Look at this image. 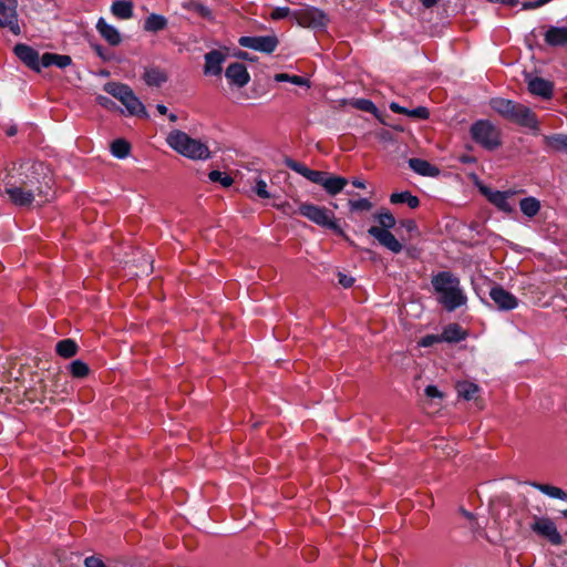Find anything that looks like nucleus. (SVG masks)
<instances>
[{
  "mask_svg": "<svg viewBox=\"0 0 567 567\" xmlns=\"http://www.w3.org/2000/svg\"><path fill=\"white\" fill-rule=\"evenodd\" d=\"M432 287L437 302L447 311H454L467 302V296L461 286L458 277L450 271H441L433 276Z\"/></svg>",
  "mask_w": 567,
  "mask_h": 567,
  "instance_id": "obj_1",
  "label": "nucleus"
},
{
  "mask_svg": "<svg viewBox=\"0 0 567 567\" xmlns=\"http://www.w3.org/2000/svg\"><path fill=\"white\" fill-rule=\"evenodd\" d=\"M39 168H42L41 164L27 165L25 171H31L32 175L25 173L24 177H20L17 181H13V177H11L2 185L0 192L7 194L10 200L17 206L24 207L31 205L34 197L43 193L41 186L34 187L38 179L33 175L38 173Z\"/></svg>",
  "mask_w": 567,
  "mask_h": 567,
  "instance_id": "obj_2",
  "label": "nucleus"
},
{
  "mask_svg": "<svg viewBox=\"0 0 567 567\" xmlns=\"http://www.w3.org/2000/svg\"><path fill=\"white\" fill-rule=\"evenodd\" d=\"M166 142L174 151L190 159H207L210 156L206 144L178 130L172 131Z\"/></svg>",
  "mask_w": 567,
  "mask_h": 567,
  "instance_id": "obj_3",
  "label": "nucleus"
},
{
  "mask_svg": "<svg viewBox=\"0 0 567 567\" xmlns=\"http://www.w3.org/2000/svg\"><path fill=\"white\" fill-rule=\"evenodd\" d=\"M281 207L285 214L297 213L289 204H284ZM298 213L321 227L332 229L338 234L342 233V229L334 219V214L324 207L313 204H301L298 207Z\"/></svg>",
  "mask_w": 567,
  "mask_h": 567,
  "instance_id": "obj_4",
  "label": "nucleus"
},
{
  "mask_svg": "<svg viewBox=\"0 0 567 567\" xmlns=\"http://www.w3.org/2000/svg\"><path fill=\"white\" fill-rule=\"evenodd\" d=\"M106 93L121 101L130 115L147 117L148 114L144 104L134 94L132 89L125 84L110 82L104 85Z\"/></svg>",
  "mask_w": 567,
  "mask_h": 567,
  "instance_id": "obj_5",
  "label": "nucleus"
},
{
  "mask_svg": "<svg viewBox=\"0 0 567 567\" xmlns=\"http://www.w3.org/2000/svg\"><path fill=\"white\" fill-rule=\"evenodd\" d=\"M470 133L473 141L486 150H495L501 145L499 131L488 120H478L473 123Z\"/></svg>",
  "mask_w": 567,
  "mask_h": 567,
  "instance_id": "obj_6",
  "label": "nucleus"
},
{
  "mask_svg": "<svg viewBox=\"0 0 567 567\" xmlns=\"http://www.w3.org/2000/svg\"><path fill=\"white\" fill-rule=\"evenodd\" d=\"M292 19L301 27L323 29L328 23L326 13L315 7H305L292 12Z\"/></svg>",
  "mask_w": 567,
  "mask_h": 567,
  "instance_id": "obj_7",
  "label": "nucleus"
},
{
  "mask_svg": "<svg viewBox=\"0 0 567 567\" xmlns=\"http://www.w3.org/2000/svg\"><path fill=\"white\" fill-rule=\"evenodd\" d=\"M0 28H8L14 35L20 34L16 0H0Z\"/></svg>",
  "mask_w": 567,
  "mask_h": 567,
  "instance_id": "obj_8",
  "label": "nucleus"
},
{
  "mask_svg": "<svg viewBox=\"0 0 567 567\" xmlns=\"http://www.w3.org/2000/svg\"><path fill=\"white\" fill-rule=\"evenodd\" d=\"M238 43L243 48L252 49L262 53H272L277 45L276 35L240 37Z\"/></svg>",
  "mask_w": 567,
  "mask_h": 567,
  "instance_id": "obj_9",
  "label": "nucleus"
},
{
  "mask_svg": "<svg viewBox=\"0 0 567 567\" xmlns=\"http://www.w3.org/2000/svg\"><path fill=\"white\" fill-rule=\"evenodd\" d=\"M530 528L536 534L546 537L553 545H560L563 543V537L557 530L555 523L547 517L535 519Z\"/></svg>",
  "mask_w": 567,
  "mask_h": 567,
  "instance_id": "obj_10",
  "label": "nucleus"
},
{
  "mask_svg": "<svg viewBox=\"0 0 567 567\" xmlns=\"http://www.w3.org/2000/svg\"><path fill=\"white\" fill-rule=\"evenodd\" d=\"M525 80L527 82V87L530 94L542 97L544 100H549L554 93V84L539 76H533L530 74H526Z\"/></svg>",
  "mask_w": 567,
  "mask_h": 567,
  "instance_id": "obj_11",
  "label": "nucleus"
},
{
  "mask_svg": "<svg viewBox=\"0 0 567 567\" xmlns=\"http://www.w3.org/2000/svg\"><path fill=\"white\" fill-rule=\"evenodd\" d=\"M368 234L374 237L380 243V245L394 254L401 252L403 248L401 243L389 230L372 226L368 229Z\"/></svg>",
  "mask_w": 567,
  "mask_h": 567,
  "instance_id": "obj_12",
  "label": "nucleus"
},
{
  "mask_svg": "<svg viewBox=\"0 0 567 567\" xmlns=\"http://www.w3.org/2000/svg\"><path fill=\"white\" fill-rule=\"evenodd\" d=\"M509 121L533 131L539 130L536 115L529 107L520 103L516 105L514 114Z\"/></svg>",
  "mask_w": 567,
  "mask_h": 567,
  "instance_id": "obj_13",
  "label": "nucleus"
},
{
  "mask_svg": "<svg viewBox=\"0 0 567 567\" xmlns=\"http://www.w3.org/2000/svg\"><path fill=\"white\" fill-rule=\"evenodd\" d=\"M489 297L499 310L508 311L518 306L517 298L499 286L491 289Z\"/></svg>",
  "mask_w": 567,
  "mask_h": 567,
  "instance_id": "obj_14",
  "label": "nucleus"
},
{
  "mask_svg": "<svg viewBox=\"0 0 567 567\" xmlns=\"http://www.w3.org/2000/svg\"><path fill=\"white\" fill-rule=\"evenodd\" d=\"M227 54L220 50H212L204 56V74L220 75L223 72V63L226 61Z\"/></svg>",
  "mask_w": 567,
  "mask_h": 567,
  "instance_id": "obj_15",
  "label": "nucleus"
},
{
  "mask_svg": "<svg viewBox=\"0 0 567 567\" xmlns=\"http://www.w3.org/2000/svg\"><path fill=\"white\" fill-rule=\"evenodd\" d=\"M225 76L231 85H236L238 87L247 85L250 81L247 68L245 64L239 62L229 64L225 71Z\"/></svg>",
  "mask_w": 567,
  "mask_h": 567,
  "instance_id": "obj_16",
  "label": "nucleus"
},
{
  "mask_svg": "<svg viewBox=\"0 0 567 567\" xmlns=\"http://www.w3.org/2000/svg\"><path fill=\"white\" fill-rule=\"evenodd\" d=\"M14 53L25 65L37 72L41 71V58L33 48L20 43L14 47Z\"/></svg>",
  "mask_w": 567,
  "mask_h": 567,
  "instance_id": "obj_17",
  "label": "nucleus"
},
{
  "mask_svg": "<svg viewBox=\"0 0 567 567\" xmlns=\"http://www.w3.org/2000/svg\"><path fill=\"white\" fill-rule=\"evenodd\" d=\"M483 193L494 206H496L499 210L504 213H512L514 210V206L511 204L509 198L514 195V192H501V190H491L483 189Z\"/></svg>",
  "mask_w": 567,
  "mask_h": 567,
  "instance_id": "obj_18",
  "label": "nucleus"
},
{
  "mask_svg": "<svg viewBox=\"0 0 567 567\" xmlns=\"http://www.w3.org/2000/svg\"><path fill=\"white\" fill-rule=\"evenodd\" d=\"M96 29L101 37L111 45L121 43L122 38L118 30L112 24L107 23L103 18H100L96 23Z\"/></svg>",
  "mask_w": 567,
  "mask_h": 567,
  "instance_id": "obj_19",
  "label": "nucleus"
},
{
  "mask_svg": "<svg viewBox=\"0 0 567 567\" xmlns=\"http://www.w3.org/2000/svg\"><path fill=\"white\" fill-rule=\"evenodd\" d=\"M409 167L421 176L436 177L440 175V169L436 166L422 158H410Z\"/></svg>",
  "mask_w": 567,
  "mask_h": 567,
  "instance_id": "obj_20",
  "label": "nucleus"
},
{
  "mask_svg": "<svg viewBox=\"0 0 567 567\" xmlns=\"http://www.w3.org/2000/svg\"><path fill=\"white\" fill-rule=\"evenodd\" d=\"M545 42L551 47L567 45V27H549L545 33Z\"/></svg>",
  "mask_w": 567,
  "mask_h": 567,
  "instance_id": "obj_21",
  "label": "nucleus"
},
{
  "mask_svg": "<svg viewBox=\"0 0 567 567\" xmlns=\"http://www.w3.org/2000/svg\"><path fill=\"white\" fill-rule=\"evenodd\" d=\"M543 141L548 151L567 154V134L556 133L544 135Z\"/></svg>",
  "mask_w": 567,
  "mask_h": 567,
  "instance_id": "obj_22",
  "label": "nucleus"
},
{
  "mask_svg": "<svg viewBox=\"0 0 567 567\" xmlns=\"http://www.w3.org/2000/svg\"><path fill=\"white\" fill-rule=\"evenodd\" d=\"M72 64V59L66 54H58L47 52L41 56V65L42 68L56 66L59 69H65L66 66Z\"/></svg>",
  "mask_w": 567,
  "mask_h": 567,
  "instance_id": "obj_23",
  "label": "nucleus"
},
{
  "mask_svg": "<svg viewBox=\"0 0 567 567\" xmlns=\"http://www.w3.org/2000/svg\"><path fill=\"white\" fill-rule=\"evenodd\" d=\"M517 104L518 103L512 100L503 97L493 99L491 101L492 109L507 120L512 118Z\"/></svg>",
  "mask_w": 567,
  "mask_h": 567,
  "instance_id": "obj_24",
  "label": "nucleus"
},
{
  "mask_svg": "<svg viewBox=\"0 0 567 567\" xmlns=\"http://www.w3.org/2000/svg\"><path fill=\"white\" fill-rule=\"evenodd\" d=\"M348 184V179L341 176H334L327 173L322 187L329 195L339 194Z\"/></svg>",
  "mask_w": 567,
  "mask_h": 567,
  "instance_id": "obj_25",
  "label": "nucleus"
},
{
  "mask_svg": "<svg viewBox=\"0 0 567 567\" xmlns=\"http://www.w3.org/2000/svg\"><path fill=\"white\" fill-rule=\"evenodd\" d=\"M466 331L457 323H450L441 333L442 341L444 342H460L466 339Z\"/></svg>",
  "mask_w": 567,
  "mask_h": 567,
  "instance_id": "obj_26",
  "label": "nucleus"
},
{
  "mask_svg": "<svg viewBox=\"0 0 567 567\" xmlns=\"http://www.w3.org/2000/svg\"><path fill=\"white\" fill-rule=\"evenodd\" d=\"M111 12L118 19L127 20L133 17V3L126 0H116L111 6Z\"/></svg>",
  "mask_w": 567,
  "mask_h": 567,
  "instance_id": "obj_27",
  "label": "nucleus"
},
{
  "mask_svg": "<svg viewBox=\"0 0 567 567\" xmlns=\"http://www.w3.org/2000/svg\"><path fill=\"white\" fill-rule=\"evenodd\" d=\"M144 81L150 86H161L167 81V75L158 68H150L144 72Z\"/></svg>",
  "mask_w": 567,
  "mask_h": 567,
  "instance_id": "obj_28",
  "label": "nucleus"
},
{
  "mask_svg": "<svg viewBox=\"0 0 567 567\" xmlns=\"http://www.w3.org/2000/svg\"><path fill=\"white\" fill-rule=\"evenodd\" d=\"M530 486L542 492L543 494L547 495L548 497L567 501V493L559 487L551 486L548 484H540L536 482H532Z\"/></svg>",
  "mask_w": 567,
  "mask_h": 567,
  "instance_id": "obj_29",
  "label": "nucleus"
},
{
  "mask_svg": "<svg viewBox=\"0 0 567 567\" xmlns=\"http://www.w3.org/2000/svg\"><path fill=\"white\" fill-rule=\"evenodd\" d=\"M391 204H406L410 208L414 209L417 208L420 205V199L412 195L410 192H401V193H393L390 196Z\"/></svg>",
  "mask_w": 567,
  "mask_h": 567,
  "instance_id": "obj_30",
  "label": "nucleus"
},
{
  "mask_svg": "<svg viewBox=\"0 0 567 567\" xmlns=\"http://www.w3.org/2000/svg\"><path fill=\"white\" fill-rule=\"evenodd\" d=\"M167 25V19L164 16L152 13L144 22V30L148 32H158L165 29Z\"/></svg>",
  "mask_w": 567,
  "mask_h": 567,
  "instance_id": "obj_31",
  "label": "nucleus"
},
{
  "mask_svg": "<svg viewBox=\"0 0 567 567\" xmlns=\"http://www.w3.org/2000/svg\"><path fill=\"white\" fill-rule=\"evenodd\" d=\"M519 208L525 216L533 218L540 210V202L532 196L525 197L519 202Z\"/></svg>",
  "mask_w": 567,
  "mask_h": 567,
  "instance_id": "obj_32",
  "label": "nucleus"
},
{
  "mask_svg": "<svg viewBox=\"0 0 567 567\" xmlns=\"http://www.w3.org/2000/svg\"><path fill=\"white\" fill-rule=\"evenodd\" d=\"M458 396L466 401L473 400L480 391L477 384L468 381H462L456 384Z\"/></svg>",
  "mask_w": 567,
  "mask_h": 567,
  "instance_id": "obj_33",
  "label": "nucleus"
},
{
  "mask_svg": "<svg viewBox=\"0 0 567 567\" xmlns=\"http://www.w3.org/2000/svg\"><path fill=\"white\" fill-rule=\"evenodd\" d=\"M56 353L62 358H71L78 352V344L72 339H63L56 343Z\"/></svg>",
  "mask_w": 567,
  "mask_h": 567,
  "instance_id": "obj_34",
  "label": "nucleus"
},
{
  "mask_svg": "<svg viewBox=\"0 0 567 567\" xmlns=\"http://www.w3.org/2000/svg\"><path fill=\"white\" fill-rule=\"evenodd\" d=\"M130 144L122 138L115 140L111 144V153L114 157L123 159L128 156L130 154Z\"/></svg>",
  "mask_w": 567,
  "mask_h": 567,
  "instance_id": "obj_35",
  "label": "nucleus"
},
{
  "mask_svg": "<svg viewBox=\"0 0 567 567\" xmlns=\"http://www.w3.org/2000/svg\"><path fill=\"white\" fill-rule=\"evenodd\" d=\"M346 103H348V101H343V104H346ZM349 104L352 105L353 107L358 109V110H361V111H364V112H369V113H372L375 116H379L378 115V107L374 105V103L372 101H370L368 99L350 100Z\"/></svg>",
  "mask_w": 567,
  "mask_h": 567,
  "instance_id": "obj_36",
  "label": "nucleus"
},
{
  "mask_svg": "<svg viewBox=\"0 0 567 567\" xmlns=\"http://www.w3.org/2000/svg\"><path fill=\"white\" fill-rule=\"evenodd\" d=\"M275 81L277 82H289L291 84L298 85V86H310V82L302 76L299 75H291L288 73H278L275 75Z\"/></svg>",
  "mask_w": 567,
  "mask_h": 567,
  "instance_id": "obj_37",
  "label": "nucleus"
},
{
  "mask_svg": "<svg viewBox=\"0 0 567 567\" xmlns=\"http://www.w3.org/2000/svg\"><path fill=\"white\" fill-rule=\"evenodd\" d=\"M377 220L380 224L381 229L389 230L395 226V218L394 216L386 209L378 213L375 215Z\"/></svg>",
  "mask_w": 567,
  "mask_h": 567,
  "instance_id": "obj_38",
  "label": "nucleus"
},
{
  "mask_svg": "<svg viewBox=\"0 0 567 567\" xmlns=\"http://www.w3.org/2000/svg\"><path fill=\"white\" fill-rule=\"evenodd\" d=\"M69 371L74 378H84L89 374V365L82 360H74L69 364Z\"/></svg>",
  "mask_w": 567,
  "mask_h": 567,
  "instance_id": "obj_39",
  "label": "nucleus"
},
{
  "mask_svg": "<svg viewBox=\"0 0 567 567\" xmlns=\"http://www.w3.org/2000/svg\"><path fill=\"white\" fill-rule=\"evenodd\" d=\"M348 205L351 212H368L372 208V203L367 198L349 200Z\"/></svg>",
  "mask_w": 567,
  "mask_h": 567,
  "instance_id": "obj_40",
  "label": "nucleus"
},
{
  "mask_svg": "<svg viewBox=\"0 0 567 567\" xmlns=\"http://www.w3.org/2000/svg\"><path fill=\"white\" fill-rule=\"evenodd\" d=\"M208 177L212 182L220 183L224 187H228L233 184V178L229 175H225L219 171H212Z\"/></svg>",
  "mask_w": 567,
  "mask_h": 567,
  "instance_id": "obj_41",
  "label": "nucleus"
},
{
  "mask_svg": "<svg viewBox=\"0 0 567 567\" xmlns=\"http://www.w3.org/2000/svg\"><path fill=\"white\" fill-rule=\"evenodd\" d=\"M285 164L287 167H289L290 169L300 174L303 177L306 176L307 172L309 171V168L306 165H303L292 158H289V157L285 159Z\"/></svg>",
  "mask_w": 567,
  "mask_h": 567,
  "instance_id": "obj_42",
  "label": "nucleus"
},
{
  "mask_svg": "<svg viewBox=\"0 0 567 567\" xmlns=\"http://www.w3.org/2000/svg\"><path fill=\"white\" fill-rule=\"evenodd\" d=\"M292 12L293 11H291L288 7H277L271 11L270 18L272 20H281L288 17L292 18Z\"/></svg>",
  "mask_w": 567,
  "mask_h": 567,
  "instance_id": "obj_43",
  "label": "nucleus"
},
{
  "mask_svg": "<svg viewBox=\"0 0 567 567\" xmlns=\"http://www.w3.org/2000/svg\"><path fill=\"white\" fill-rule=\"evenodd\" d=\"M326 175H327V173H324V172L313 171V169L309 168L305 178H307L308 181H310L315 184L322 185Z\"/></svg>",
  "mask_w": 567,
  "mask_h": 567,
  "instance_id": "obj_44",
  "label": "nucleus"
},
{
  "mask_svg": "<svg viewBox=\"0 0 567 567\" xmlns=\"http://www.w3.org/2000/svg\"><path fill=\"white\" fill-rule=\"evenodd\" d=\"M254 192L258 195L260 198H269L270 193L267 189V183L264 179H257Z\"/></svg>",
  "mask_w": 567,
  "mask_h": 567,
  "instance_id": "obj_45",
  "label": "nucleus"
},
{
  "mask_svg": "<svg viewBox=\"0 0 567 567\" xmlns=\"http://www.w3.org/2000/svg\"><path fill=\"white\" fill-rule=\"evenodd\" d=\"M405 115H408L410 117L425 120V118L429 117V111L424 106H419V107H415L413 110H409L408 109V113H405Z\"/></svg>",
  "mask_w": 567,
  "mask_h": 567,
  "instance_id": "obj_46",
  "label": "nucleus"
},
{
  "mask_svg": "<svg viewBox=\"0 0 567 567\" xmlns=\"http://www.w3.org/2000/svg\"><path fill=\"white\" fill-rule=\"evenodd\" d=\"M439 342H442L441 334H427L420 340L419 344L426 348Z\"/></svg>",
  "mask_w": 567,
  "mask_h": 567,
  "instance_id": "obj_47",
  "label": "nucleus"
},
{
  "mask_svg": "<svg viewBox=\"0 0 567 567\" xmlns=\"http://www.w3.org/2000/svg\"><path fill=\"white\" fill-rule=\"evenodd\" d=\"M96 102L107 109V110H114L116 109V104L113 100H111L109 96H105V95H97L96 96Z\"/></svg>",
  "mask_w": 567,
  "mask_h": 567,
  "instance_id": "obj_48",
  "label": "nucleus"
},
{
  "mask_svg": "<svg viewBox=\"0 0 567 567\" xmlns=\"http://www.w3.org/2000/svg\"><path fill=\"white\" fill-rule=\"evenodd\" d=\"M425 395L430 399H442L443 393L435 385H427L424 390Z\"/></svg>",
  "mask_w": 567,
  "mask_h": 567,
  "instance_id": "obj_49",
  "label": "nucleus"
},
{
  "mask_svg": "<svg viewBox=\"0 0 567 567\" xmlns=\"http://www.w3.org/2000/svg\"><path fill=\"white\" fill-rule=\"evenodd\" d=\"M85 567H106L101 558L95 556H90L84 559Z\"/></svg>",
  "mask_w": 567,
  "mask_h": 567,
  "instance_id": "obj_50",
  "label": "nucleus"
},
{
  "mask_svg": "<svg viewBox=\"0 0 567 567\" xmlns=\"http://www.w3.org/2000/svg\"><path fill=\"white\" fill-rule=\"evenodd\" d=\"M353 281H354L353 278L348 277V276H346L343 274H339V284L341 286H343L344 288L351 287Z\"/></svg>",
  "mask_w": 567,
  "mask_h": 567,
  "instance_id": "obj_51",
  "label": "nucleus"
},
{
  "mask_svg": "<svg viewBox=\"0 0 567 567\" xmlns=\"http://www.w3.org/2000/svg\"><path fill=\"white\" fill-rule=\"evenodd\" d=\"M390 110L394 113H398V114H404L408 113V109L406 107H403L401 106L399 103L396 102H391L390 105H389Z\"/></svg>",
  "mask_w": 567,
  "mask_h": 567,
  "instance_id": "obj_52",
  "label": "nucleus"
},
{
  "mask_svg": "<svg viewBox=\"0 0 567 567\" xmlns=\"http://www.w3.org/2000/svg\"><path fill=\"white\" fill-rule=\"evenodd\" d=\"M557 559L560 561V565L554 564L555 567H567V550L564 554L558 555Z\"/></svg>",
  "mask_w": 567,
  "mask_h": 567,
  "instance_id": "obj_53",
  "label": "nucleus"
},
{
  "mask_svg": "<svg viewBox=\"0 0 567 567\" xmlns=\"http://www.w3.org/2000/svg\"><path fill=\"white\" fill-rule=\"evenodd\" d=\"M352 185L357 188H365V183L360 178L352 179Z\"/></svg>",
  "mask_w": 567,
  "mask_h": 567,
  "instance_id": "obj_54",
  "label": "nucleus"
},
{
  "mask_svg": "<svg viewBox=\"0 0 567 567\" xmlns=\"http://www.w3.org/2000/svg\"><path fill=\"white\" fill-rule=\"evenodd\" d=\"M419 1H420V2L423 4V7H425V8H432L433 6H435V4H436V2H437L439 0H419Z\"/></svg>",
  "mask_w": 567,
  "mask_h": 567,
  "instance_id": "obj_55",
  "label": "nucleus"
},
{
  "mask_svg": "<svg viewBox=\"0 0 567 567\" xmlns=\"http://www.w3.org/2000/svg\"><path fill=\"white\" fill-rule=\"evenodd\" d=\"M237 58L239 59H243V60H248V61H252V59L250 58L249 53L248 52H245V51H239L237 54H236Z\"/></svg>",
  "mask_w": 567,
  "mask_h": 567,
  "instance_id": "obj_56",
  "label": "nucleus"
},
{
  "mask_svg": "<svg viewBox=\"0 0 567 567\" xmlns=\"http://www.w3.org/2000/svg\"><path fill=\"white\" fill-rule=\"evenodd\" d=\"M156 110L159 114L165 115L167 113V107L164 104H157Z\"/></svg>",
  "mask_w": 567,
  "mask_h": 567,
  "instance_id": "obj_57",
  "label": "nucleus"
},
{
  "mask_svg": "<svg viewBox=\"0 0 567 567\" xmlns=\"http://www.w3.org/2000/svg\"><path fill=\"white\" fill-rule=\"evenodd\" d=\"M461 513L463 514L464 517H466L467 519H473V514L470 513L466 509H462Z\"/></svg>",
  "mask_w": 567,
  "mask_h": 567,
  "instance_id": "obj_58",
  "label": "nucleus"
},
{
  "mask_svg": "<svg viewBox=\"0 0 567 567\" xmlns=\"http://www.w3.org/2000/svg\"><path fill=\"white\" fill-rule=\"evenodd\" d=\"M169 120H171L172 122L177 121V115H176V114H174V113H171V114H169Z\"/></svg>",
  "mask_w": 567,
  "mask_h": 567,
  "instance_id": "obj_59",
  "label": "nucleus"
},
{
  "mask_svg": "<svg viewBox=\"0 0 567 567\" xmlns=\"http://www.w3.org/2000/svg\"><path fill=\"white\" fill-rule=\"evenodd\" d=\"M16 132H17V130H16V128H10V130L8 131V134H9V135H14V134H16Z\"/></svg>",
  "mask_w": 567,
  "mask_h": 567,
  "instance_id": "obj_60",
  "label": "nucleus"
},
{
  "mask_svg": "<svg viewBox=\"0 0 567 567\" xmlns=\"http://www.w3.org/2000/svg\"><path fill=\"white\" fill-rule=\"evenodd\" d=\"M561 514H563L564 517H567V509L563 511Z\"/></svg>",
  "mask_w": 567,
  "mask_h": 567,
  "instance_id": "obj_61",
  "label": "nucleus"
}]
</instances>
